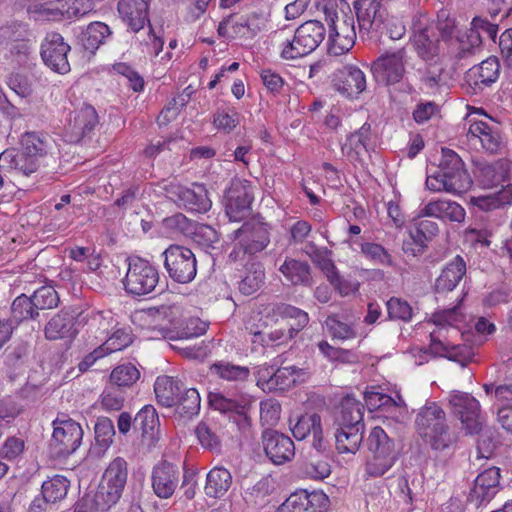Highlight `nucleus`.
<instances>
[{
	"mask_svg": "<svg viewBox=\"0 0 512 512\" xmlns=\"http://www.w3.org/2000/svg\"><path fill=\"white\" fill-rule=\"evenodd\" d=\"M281 321L279 328L268 334L272 344L280 345L292 339L309 322L308 314L292 305H268L260 312H252L245 321V328L254 336L261 334V329Z\"/></svg>",
	"mask_w": 512,
	"mask_h": 512,
	"instance_id": "f257e3e1",
	"label": "nucleus"
},
{
	"mask_svg": "<svg viewBox=\"0 0 512 512\" xmlns=\"http://www.w3.org/2000/svg\"><path fill=\"white\" fill-rule=\"evenodd\" d=\"M472 180L463 167L461 158L450 149H442L439 166L426 178V187L432 192L460 194L467 191Z\"/></svg>",
	"mask_w": 512,
	"mask_h": 512,
	"instance_id": "f03ea898",
	"label": "nucleus"
},
{
	"mask_svg": "<svg viewBox=\"0 0 512 512\" xmlns=\"http://www.w3.org/2000/svg\"><path fill=\"white\" fill-rule=\"evenodd\" d=\"M415 424L419 436L434 450H445L456 441L447 424L445 412L436 403L421 408Z\"/></svg>",
	"mask_w": 512,
	"mask_h": 512,
	"instance_id": "7ed1b4c3",
	"label": "nucleus"
},
{
	"mask_svg": "<svg viewBox=\"0 0 512 512\" xmlns=\"http://www.w3.org/2000/svg\"><path fill=\"white\" fill-rule=\"evenodd\" d=\"M368 456L366 473L371 477L384 475L395 464L397 452L394 440L379 426L371 429L366 441Z\"/></svg>",
	"mask_w": 512,
	"mask_h": 512,
	"instance_id": "20e7f679",
	"label": "nucleus"
},
{
	"mask_svg": "<svg viewBox=\"0 0 512 512\" xmlns=\"http://www.w3.org/2000/svg\"><path fill=\"white\" fill-rule=\"evenodd\" d=\"M126 481V462L120 457L115 458L105 470L94 495L95 508L105 511L115 505L122 495Z\"/></svg>",
	"mask_w": 512,
	"mask_h": 512,
	"instance_id": "39448f33",
	"label": "nucleus"
},
{
	"mask_svg": "<svg viewBox=\"0 0 512 512\" xmlns=\"http://www.w3.org/2000/svg\"><path fill=\"white\" fill-rule=\"evenodd\" d=\"M326 30L317 20L301 24L295 31L293 39L282 45L281 57L296 60L312 53L324 40Z\"/></svg>",
	"mask_w": 512,
	"mask_h": 512,
	"instance_id": "423d86ee",
	"label": "nucleus"
},
{
	"mask_svg": "<svg viewBox=\"0 0 512 512\" xmlns=\"http://www.w3.org/2000/svg\"><path fill=\"white\" fill-rule=\"evenodd\" d=\"M159 273L154 265L140 257L129 259L123 284L126 292L132 295H146L157 286Z\"/></svg>",
	"mask_w": 512,
	"mask_h": 512,
	"instance_id": "0eeeda50",
	"label": "nucleus"
},
{
	"mask_svg": "<svg viewBox=\"0 0 512 512\" xmlns=\"http://www.w3.org/2000/svg\"><path fill=\"white\" fill-rule=\"evenodd\" d=\"M268 15L252 13L247 16H229L218 25V33L230 39H252L258 33L267 30Z\"/></svg>",
	"mask_w": 512,
	"mask_h": 512,
	"instance_id": "6e6552de",
	"label": "nucleus"
},
{
	"mask_svg": "<svg viewBox=\"0 0 512 512\" xmlns=\"http://www.w3.org/2000/svg\"><path fill=\"white\" fill-rule=\"evenodd\" d=\"M165 268L169 276L176 282L189 283L197 273L194 253L183 246L171 245L163 253Z\"/></svg>",
	"mask_w": 512,
	"mask_h": 512,
	"instance_id": "1a4fd4ad",
	"label": "nucleus"
},
{
	"mask_svg": "<svg viewBox=\"0 0 512 512\" xmlns=\"http://www.w3.org/2000/svg\"><path fill=\"white\" fill-rule=\"evenodd\" d=\"M449 403L452 412L459 418L468 434H477L483 424L479 401L469 393L454 391L450 394Z\"/></svg>",
	"mask_w": 512,
	"mask_h": 512,
	"instance_id": "9d476101",
	"label": "nucleus"
},
{
	"mask_svg": "<svg viewBox=\"0 0 512 512\" xmlns=\"http://www.w3.org/2000/svg\"><path fill=\"white\" fill-rule=\"evenodd\" d=\"M70 45L65 42L63 36L57 32H49L41 43V58L45 65L59 74L70 71L68 53Z\"/></svg>",
	"mask_w": 512,
	"mask_h": 512,
	"instance_id": "9b49d317",
	"label": "nucleus"
},
{
	"mask_svg": "<svg viewBox=\"0 0 512 512\" xmlns=\"http://www.w3.org/2000/svg\"><path fill=\"white\" fill-rule=\"evenodd\" d=\"M253 188L249 181L233 180L225 194V211L230 221H241L250 211Z\"/></svg>",
	"mask_w": 512,
	"mask_h": 512,
	"instance_id": "f8f14e48",
	"label": "nucleus"
},
{
	"mask_svg": "<svg viewBox=\"0 0 512 512\" xmlns=\"http://www.w3.org/2000/svg\"><path fill=\"white\" fill-rule=\"evenodd\" d=\"M328 51L338 56L348 52L355 44L356 30L353 14L342 15L328 23Z\"/></svg>",
	"mask_w": 512,
	"mask_h": 512,
	"instance_id": "ddd939ff",
	"label": "nucleus"
},
{
	"mask_svg": "<svg viewBox=\"0 0 512 512\" xmlns=\"http://www.w3.org/2000/svg\"><path fill=\"white\" fill-rule=\"evenodd\" d=\"M469 125L466 134L467 141L475 148L478 146L489 153H496L500 149L501 139L495 126L488 120L478 118L473 114L468 115Z\"/></svg>",
	"mask_w": 512,
	"mask_h": 512,
	"instance_id": "4468645a",
	"label": "nucleus"
},
{
	"mask_svg": "<svg viewBox=\"0 0 512 512\" xmlns=\"http://www.w3.org/2000/svg\"><path fill=\"white\" fill-rule=\"evenodd\" d=\"M52 435V446L59 455L66 456L76 451L83 438L79 423L72 419H56Z\"/></svg>",
	"mask_w": 512,
	"mask_h": 512,
	"instance_id": "2eb2a0df",
	"label": "nucleus"
},
{
	"mask_svg": "<svg viewBox=\"0 0 512 512\" xmlns=\"http://www.w3.org/2000/svg\"><path fill=\"white\" fill-rule=\"evenodd\" d=\"M89 8H80L76 0H56L42 4H34L29 7L28 12L35 21H54L66 16L81 17L88 12Z\"/></svg>",
	"mask_w": 512,
	"mask_h": 512,
	"instance_id": "dca6fc26",
	"label": "nucleus"
},
{
	"mask_svg": "<svg viewBox=\"0 0 512 512\" xmlns=\"http://www.w3.org/2000/svg\"><path fill=\"white\" fill-rule=\"evenodd\" d=\"M497 34V24L490 23L482 17H474L471 22V28L462 35L456 36L459 44L458 56L464 58L471 54L474 49L481 45L483 35L495 41Z\"/></svg>",
	"mask_w": 512,
	"mask_h": 512,
	"instance_id": "f3484780",
	"label": "nucleus"
},
{
	"mask_svg": "<svg viewBox=\"0 0 512 512\" xmlns=\"http://www.w3.org/2000/svg\"><path fill=\"white\" fill-rule=\"evenodd\" d=\"M404 57V51L398 50L377 58L371 66L376 81L385 85L401 81L405 73Z\"/></svg>",
	"mask_w": 512,
	"mask_h": 512,
	"instance_id": "a211bd4d",
	"label": "nucleus"
},
{
	"mask_svg": "<svg viewBox=\"0 0 512 512\" xmlns=\"http://www.w3.org/2000/svg\"><path fill=\"white\" fill-rule=\"evenodd\" d=\"M412 30L411 41L418 55L424 60L436 56L438 53V39L434 27L429 25L428 18L425 15L415 17Z\"/></svg>",
	"mask_w": 512,
	"mask_h": 512,
	"instance_id": "6ab92c4d",
	"label": "nucleus"
},
{
	"mask_svg": "<svg viewBox=\"0 0 512 512\" xmlns=\"http://www.w3.org/2000/svg\"><path fill=\"white\" fill-rule=\"evenodd\" d=\"M328 502L323 492L300 490L291 493L277 512H325Z\"/></svg>",
	"mask_w": 512,
	"mask_h": 512,
	"instance_id": "aec40b11",
	"label": "nucleus"
},
{
	"mask_svg": "<svg viewBox=\"0 0 512 512\" xmlns=\"http://www.w3.org/2000/svg\"><path fill=\"white\" fill-rule=\"evenodd\" d=\"M500 65L495 57H489L479 65L473 66L465 74V83L470 93L477 94L495 82L499 76Z\"/></svg>",
	"mask_w": 512,
	"mask_h": 512,
	"instance_id": "412c9836",
	"label": "nucleus"
},
{
	"mask_svg": "<svg viewBox=\"0 0 512 512\" xmlns=\"http://www.w3.org/2000/svg\"><path fill=\"white\" fill-rule=\"evenodd\" d=\"M360 36L377 30L383 24L385 10L382 0H356L354 2Z\"/></svg>",
	"mask_w": 512,
	"mask_h": 512,
	"instance_id": "4be33fe9",
	"label": "nucleus"
},
{
	"mask_svg": "<svg viewBox=\"0 0 512 512\" xmlns=\"http://www.w3.org/2000/svg\"><path fill=\"white\" fill-rule=\"evenodd\" d=\"M336 90L347 98L357 97L366 89L364 72L354 65H346L334 75Z\"/></svg>",
	"mask_w": 512,
	"mask_h": 512,
	"instance_id": "5701e85b",
	"label": "nucleus"
},
{
	"mask_svg": "<svg viewBox=\"0 0 512 512\" xmlns=\"http://www.w3.org/2000/svg\"><path fill=\"white\" fill-rule=\"evenodd\" d=\"M263 445L266 455L277 465L290 461L295 455L294 442L277 431H265Z\"/></svg>",
	"mask_w": 512,
	"mask_h": 512,
	"instance_id": "b1692460",
	"label": "nucleus"
},
{
	"mask_svg": "<svg viewBox=\"0 0 512 512\" xmlns=\"http://www.w3.org/2000/svg\"><path fill=\"white\" fill-rule=\"evenodd\" d=\"M98 123L96 110L91 105H83L70 114L66 127V137L69 142L80 141Z\"/></svg>",
	"mask_w": 512,
	"mask_h": 512,
	"instance_id": "393cba45",
	"label": "nucleus"
},
{
	"mask_svg": "<svg viewBox=\"0 0 512 512\" xmlns=\"http://www.w3.org/2000/svg\"><path fill=\"white\" fill-rule=\"evenodd\" d=\"M154 493L163 499L173 495L179 483V470L177 466L168 462L156 465L151 476Z\"/></svg>",
	"mask_w": 512,
	"mask_h": 512,
	"instance_id": "a878e982",
	"label": "nucleus"
},
{
	"mask_svg": "<svg viewBox=\"0 0 512 512\" xmlns=\"http://www.w3.org/2000/svg\"><path fill=\"white\" fill-rule=\"evenodd\" d=\"M149 3L150 0H121L118 3L120 17L132 32L138 33L149 24Z\"/></svg>",
	"mask_w": 512,
	"mask_h": 512,
	"instance_id": "bb28decb",
	"label": "nucleus"
},
{
	"mask_svg": "<svg viewBox=\"0 0 512 512\" xmlns=\"http://www.w3.org/2000/svg\"><path fill=\"white\" fill-rule=\"evenodd\" d=\"M500 489V469L490 467L481 472L475 479L470 493L472 501L478 505L490 502Z\"/></svg>",
	"mask_w": 512,
	"mask_h": 512,
	"instance_id": "cd10ccee",
	"label": "nucleus"
},
{
	"mask_svg": "<svg viewBox=\"0 0 512 512\" xmlns=\"http://www.w3.org/2000/svg\"><path fill=\"white\" fill-rule=\"evenodd\" d=\"M39 166L36 158L28 156L22 148L21 151L7 149L0 154V169L12 171L17 175L30 176Z\"/></svg>",
	"mask_w": 512,
	"mask_h": 512,
	"instance_id": "c85d7f7f",
	"label": "nucleus"
},
{
	"mask_svg": "<svg viewBox=\"0 0 512 512\" xmlns=\"http://www.w3.org/2000/svg\"><path fill=\"white\" fill-rule=\"evenodd\" d=\"M210 406L221 413L236 412L243 414L251 403V397L240 390L229 392L226 395L221 392H210Z\"/></svg>",
	"mask_w": 512,
	"mask_h": 512,
	"instance_id": "c756f323",
	"label": "nucleus"
},
{
	"mask_svg": "<svg viewBox=\"0 0 512 512\" xmlns=\"http://www.w3.org/2000/svg\"><path fill=\"white\" fill-rule=\"evenodd\" d=\"M465 210L458 203L449 199L431 200L420 210V216L433 217L443 221L462 222Z\"/></svg>",
	"mask_w": 512,
	"mask_h": 512,
	"instance_id": "7c9ffc66",
	"label": "nucleus"
},
{
	"mask_svg": "<svg viewBox=\"0 0 512 512\" xmlns=\"http://www.w3.org/2000/svg\"><path fill=\"white\" fill-rule=\"evenodd\" d=\"M175 194L178 204L191 212L205 213L211 208V201L202 185L194 184L191 188L178 186Z\"/></svg>",
	"mask_w": 512,
	"mask_h": 512,
	"instance_id": "2f4dec72",
	"label": "nucleus"
},
{
	"mask_svg": "<svg viewBox=\"0 0 512 512\" xmlns=\"http://www.w3.org/2000/svg\"><path fill=\"white\" fill-rule=\"evenodd\" d=\"M371 126L364 123L357 131L349 134L341 145L342 154L350 161H360L369 150Z\"/></svg>",
	"mask_w": 512,
	"mask_h": 512,
	"instance_id": "473e14b6",
	"label": "nucleus"
},
{
	"mask_svg": "<svg viewBox=\"0 0 512 512\" xmlns=\"http://www.w3.org/2000/svg\"><path fill=\"white\" fill-rule=\"evenodd\" d=\"M21 147L28 156L36 158L39 164L44 158L52 156L56 149L55 142L50 136L35 132H27L22 136Z\"/></svg>",
	"mask_w": 512,
	"mask_h": 512,
	"instance_id": "72a5a7b5",
	"label": "nucleus"
},
{
	"mask_svg": "<svg viewBox=\"0 0 512 512\" xmlns=\"http://www.w3.org/2000/svg\"><path fill=\"white\" fill-rule=\"evenodd\" d=\"M293 436L298 440H303L312 435L313 447L321 450L323 447V430L321 418L318 414H305L299 417L296 423L291 427Z\"/></svg>",
	"mask_w": 512,
	"mask_h": 512,
	"instance_id": "f704fd0d",
	"label": "nucleus"
},
{
	"mask_svg": "<svg viewBox=\"0 0 512 512\" xmlns=\"http://www.w3.org/2000/svg\"><path fill=\"white\" fill-rule=\"evenodd\" d=\"M466 350L467 348L465 346L450 345L449 343H444L443 341L437 339L434 333H431V343L429 350H418L419 355H415L416 364L422 365L423 363L428 362L431 354L462 362L465 358L464 352Z\"/></svg>",
	"mask_w": 512,
	"mask_h": 512,
	"instance_id": "c9c22d12",
	"label": "nucleus"
},
{
	"mask_svg": "<svg viewBox=\"0 0 512 512\" xmlns=\"http://www.w3.org/2000/svg\"><path fill=\"white\" fill-rule=\"evenodd\" d=\"M234 239L237 245H240L244 253L254 254L262 251L269 243V237L266 229L263 227L251 228L249 225H243L234 232Z\"/></svg>",
	"mask_w": 512,
	"mask_h": 512,
	"instance_id": "e433bc0d",
	"label": "nucleus"
},
{
	"mask_svg": "<svg viewBox=\"0 0 512 512\" xmlns=\"http://www.w3.org/2000/svg\"><path fill=\"white\" fill-rule=\"evenodd\" d=\"M363 413L364 407L361 402L352 396H346L335 412L334 425L358 426L364 429Z\"/></svg>",
	"mask_w": 512,
	"mask_h": 512,
	"instance_id": "4c0bfd02",
	"label": "nucleus"
},
{
	"mask_svg": "<svg viewBox=\"0 0 512 512\" xmlns=\"http://www.w3.org/2000/svg\"><path fill=\"white\" fill-rule=\"evenodd\" d=\"M334 427L337 451L341 454H355L363 441L364 429L358 426L334 425Z\"/></svg>",
	"mask_w": 512,
	"mask_h": 512,
	"instance_id": "58836bf2",
	"label": "nucleus"
},
{
	"mask_svg": "<svg viewBox=\"0 0 512 512\" xmlns=\"http://www.w3.org/2000/svg\"><path fill=\"white\" fill-rule=\"evenodd\" d=\"M231 485L230 471L225 467L216 466L207 473L204 491L208 497L221 498L228 492Z\"/></svg>",
	"mask_w": 512,
	"mask_h": 512,
	"instance_id": "ea45409f",
	"label": "nucleus"
},
{
	"mask_svg": "<svg viewBox=\"0 0 512 512\" xmlns=\"http://www.w3.org/2000/svg\"><path fill=\"white\" fill-rule=\"evenodd\" d=\"M184 385L170 376L157 377L154 391L158 402L165 407H172L179 402V395Z\"/></svg>",
	"mask_w": 512,
	"mask_h": 512,
	"instance_id": "a19ab883",
	"label": "nucleus"
},
{
	"mask_svg": "<svg viewBox=\"0 0 512 512\" xmlns=\"http://www.w3.org/2000/svg\"><path fill=\"white\" fill-rule=\"evenodd\" d=\"M466 272V264L460 256H456L442 270L436 280V291L447 292L452 291L460 282Z\"/></svg>",
	"mask_w": 512,
	"mask_h": 512,
	"instance_id": "79ce46f5",
	"label": "nucleus"
},
{
	"mask_svg": "<svg viewBox=\"0 0 512 512\" xmlns=\"http://www.w3.org/2000/svg\"><path fill=\"white\" fill-rule=\"evenodd\" d=\"M310 454L299 467V473L305 478L321 480L331 473V466L327 458L319 453Z\"/></svg>",
	"mask_w": 512,
	"mask_h": 512,
	"instance_id": "37998d69",
	"label": "nucleus"
},
{
	"mask_svg": "<svg viewBox=\"0 0 512 512\" xmlns=\"http://www.w3.org/2000/svg\"><path fill=\"white\" fill-rule=\"evenodd\" d=\"M274 391L287 390L297 383L305 382L309 377V372L304 368L296 366H286L275 370Z\"/></svg>",
	"mask_w": 512,
	"mask_h": 512,
	"instance_id": "c03bdc74",
	"label": "nucleus"
},
{
	"mask_svg": "<svg viewBox=\"0 0 512 512\" xmlns=\"http://www.w3.org/2000/svg\"><path fill=\"white\" fill-rule=\"evenodd\" d=\"M73 316L68 312L61 311L50 319L46 324L44 332L49 340H58L72 335Z\"/></svg>",
	"mask_w": 512,
	"mask_h": 512,
	"instance_id": "a18cd8bd",
	"label": "nucleus"
},
{
	"mask_svg": "<svg viewBox=\"0 0 512 512\" xmlns=\"http://www.w3.org/2000/svg\"><path fill=\"white\" fill-rule=\"evenodd\" d=\"M111 34L108 25L102 22H94L82 32L80 41L85 50L94 52L103 44Z\"/></svg>",
	"mask_w": 512,
	"mask_h": 512,
	"instance_id": "49530a36",
	"label": "nucleus"
},
{
	"mask_svg": "<svg viewBox=\"0 0 512 512\" xmlns=\"http://www.w3.org/2000/svg\"><path fill=\"white\" fill-rule=\"evenodd\" d=\"M146 25V30L144 28L138 33H135V43L139 45L144 54L157 56L163 49L164 40L162 36L152 28L150 23Z\"/></svg>",
	"mask_w": 512,
	"mask_h": 512,
	"instance_id": "de8ad7c7",
	"label": "nucleus"
},
{
	"mask_svg": "<svg viewBox=\"0 0 512 512\" xmlns=\"http://www.w3.org/2000/svg\"><path fill=\"white\" fill-rule=\"evenodd\" d=\"M279 270L294 285L308 284L310 281V267L305 262L286 259Z\"/></svg>",
	"mask_w": 512,
	"mask_h": 512,
	"instance_id": "09e8293b",
	"label": "nucleus"
},
{
	"mask_svg": "<svg viewBox=\"0 0 512 512\" xmlns=\"http://www.w3.org/2000/svg\"><path fill=\"white\" fill-rule=\"evenodd\" d=\"M70 482L62 475H55L42 484V494L46 502L56 503L67 495Z\"/></svg>",
	"mask_w": 512,
	"mask_h": 512,
	"instance_id": "8fccbe9b",
	"label": "nucleus"
},
{
	"mask_svg": "<svg viewBox=\"0 0 512 512\" xmlns=\"http://www.w3.org/2000/svg\"><path fill=\"white\" fill-rule=\"evenodd\" d=\"M210 371L223 380L234 382H244L250 375L248 367L223 361L211 365Z\"/></svg>",
	"mask_w": 512,
	"mask_h": 512,
	"instance_id": "3c124183",
	"label": "nucleus"
},
{
	"mask_svg": "<svg viewBox=\"0 0 512 512\" xmlns=\"http://www.w3.org/2000/svg\"><path fill=\"white\" fill-rule=\"evenodd\" d=\"M12 322L19 323L26 319H35L39 312L37 311L31 297L24 294L16 297L11 306Z\"/></svg>",
	"mask_w": 512,
	"mask_h": 512,
	"instance_id": "603ef678",
	"label": "nucleus"
},
{
	"mask_svg": "<svg viewBox=\"0 0 512 512\" xmlns=\"http://www.w3.org/2000/svg\"><path fill=\"white\" fill-rule=\"evenodd\" d=\"M511 194L508 190H502L497 193L471 197L470 203L483 211L497 209L505 204H509Z\"/></svg>",
	"mask_w": 512,
	"mask_h": 512,
	"instance_id": "864d4df0",
	"label": "nucleus"
},
{
	"mask_svg": "<svg viewBox=\"0 0 512 512\" xmlns=\"http://www.w3.org/2000/svg\"><path fill=\"white\" fill-rule=\"evenodd\" d=\"M264 277L263 266L260 263H251L245 277L239 284L240 291L245 295L253 294L263 284Z\"/></svg>",
	"mask_w": 512,
	"mask_h": 512,
	"instance_id": "5fc2aeb1",
	"label": "nucleus"
},
{
	"mask_svg": "<svg viewBox=\"0 0 512 512\" xmlns=\"http://www.w3.org/2000/svg\"><path fill=\"white\" fill-rule=\"evenodd\" d=\"M200 403V394L195 388L183 387L179 395V402L175 406L179 413L191 417L199 413Z\"/></svg>",
	"mask_w": 512,
	"mask_h": 512,
	"instance_id": "6e6d98bb",
	"label": "nucleus"
},
{
	"mask_svg": "<svg viewBox=\"0 0 512 512\" xmlns=\"http://www.w3.org/2000/svg\"><path fill=\"white\" fill-rule=\"evenodd\" d=\"M134 423L142 431L143 435L152 436L155 429L159 426L156 409L152 405L144 406L137 413Z\"/></svg>",
	"mask_w": 512,
	"mask_h": 512,
	"instance_id": "4d7b16f0",
	"label": "nucleus"
},
{
	"mask_svg": "<svg viewBox=\"0 0 512 512\" xmlns=\"http://www.w3.org/2000/svg\"><path fill=\"white\" fill-rule=\"evenodd\" d=\"M132 343V335L129 328L118 327L113 329L111 335L104 342L103 349L107 354L120 351Z\"/></svg>",
	"mask_w": 512,
	"mask_h": 512,
	"instance_id": "13d9d810",
	"label": "nucleus"
},
{
	"mask_svg": "<svg viewBox=\"0 0 512 512\" xmlns=\"http://www.w3.org/2000/svg\"><path fill=\"white\" fill-rule=\"evenodd\" d=\"M317 7L324 13L328 23L341 18L342 15L352 13L349 4L345 0H319Z\"/></svg>",
	"mask_w": 512,
	"mask_h": 512,
	"instance_id": "bf43d9fd",
	"label": "nucleus"
},
{
	"mask_svg": "<svg viewBox=\"0 0 512 512\" xmlns=\"http://www.w3.org/2000/svg\"><path fill=\"white\" fill-rule=\"evenodd\" d=\"M31 299L37 311L44 309H53L59 303V296L57 291L51 286H42L37 289Z\"/></svg>",
	"mask_w": 512,
	"mask_h": 512,
	"instance_id": "052dcab7",
	"label": "nucleus"
},
{
	"mask_svg": "<svg viewBox=\"0 0 512 512\" xmlns=\"http://www.w3.org/2000/svg\"><path fill=\"white\" fill-rule=\"evenodd\" d=\"M380 416L398 423H404L409 419V412L403 398L399 394H396L395 397L390 398V403H387L386 408Z\"/></svg>",
	"mask_w": 512,
	"mask_h": 512,
	"instance_id": "680f3d73",
	"label": "nucleus"
},
{
	"mask_svg": "<svg viewBox=\"0 0 512 512\" xmlns=\"http://www.w3.org/2000/svg\"><path fill=\"white\" fill-rule=\"evenodd\" d=\"M140 373L132 364L117 366L111 373L110 379L118 387L131 386L139 379Z\"/></svg>",
	"mask_w": 512,
	"mask_h": 512,
	"instance_id": "e2e57ef3",
	"label": "nucleus"
},
{
	"mask_svg": "<svg viewBox=\"0 0 512 512\" xmlns=\"http://www.w3.org/2000/svg\"><path fill=\"white\" fill-rule=\"evenodd\" d=\"M312 261L321 269L327 279L335 278V271L337 270L334 262L331 259V251L327 248L313 247L310 253Z\"/></svg>",
	"mask_w": 512,
	"mask_h": 512,
	"instance_id": "0e129e2a",
	"label": "nucleus"
},
{
	"mask_svg": "<svg viewBox=\"0 0 512 512\" xmlns=\"http://www.w3.org/2000/svg\"><path fill=\"white\" fill-rule=\"evenodd\" d=\"M239 113L234 109H219L213 116V124L216 129L226 133L233 131L239 124Z\"/></svg>",
	"mask_w": 512,
	"mask_h": 512,
	"instance_id": "69168bd1",
	"label": "nucleus"
},
{
	"mask_svg": "<svg viewBox=\"0 0 512 512\" xmlns=\"http://www.w3.org/2000/svg\"><path fill=\"white\" fill-rule=\"evenodd\" d=\"M95 439L97 444L107 449L113 441L115 429L113 422L109 418H100L95 424Z\"/></svg>",
	"mask_w": 512,
	"mask_h": 512,
	"instance_id": "338daca9",
	"label": "nucleus"
},
{
	"mask_svg": "<svg viewBox=\"0 0 512 512\" xmlns=\"http://www.w3.org/2000/svg\"><path fill=\"white\" fill-rule=\"evenodd\" d=\"M363 255L379 265H392V259L386 249L377 243L366 242L361 245Z\"/></svg>",
	"mask_w": 512,
	"mask_h": 512,
	"instance_id": "774afa93",
	"label": "nucleus"
}]
</instances>
